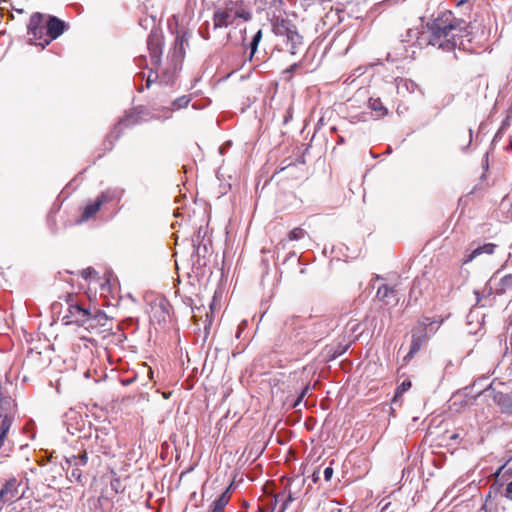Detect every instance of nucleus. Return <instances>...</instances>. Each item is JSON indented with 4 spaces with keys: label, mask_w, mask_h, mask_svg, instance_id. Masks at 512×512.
I'll return each instance as SVG.
<instances>
[{
    "label": "nucleus",
    "mask_w": 512,
    "mask_h": 512,
    "mask_svg": "<svg viewBox=\"0 0 512 512\" xmlns=\"http://www.w3.org/2000/svg\"><path fill=\"white\" fill-rule=\"evenodd\" d=\"M428 26L431 31L429 37L430 45L437 46L446 51L464 46L462 36L460 35L463 29L460 27V23L456 22L451 12L442 13L441 16L434 19Z\"/></svg>",
    "instance_id": "f257e3e1"
},
{
    "label": "nucleus",
    "mask_w": 512,
    "mask_h": 512,
    "mask_svg": "<svg viewBox=\"0 0 512 512\" xmlns=\"http://www.w3.org/2000/svg\"><path fill=\"white\" fill-rule=\"evenodd\" d=\"M271 26L272 32L283 39V43L291 55H297L303 50V37L298 33L296 25L291 20L274 15Z\"/></svg>",
    "instance_id": "f03ea898"
},
{
    "label": "nucleus",
    "mask_w": 512,
    "mask_h": 512,
    "mask_svg": "<svg viewBox=\"0 0 512 512\" xmlns=\"http://www.w3.org/2000/svg\"><path fill=\"white\" fill-rule=\"evenodd\" d=\"M271 26L272 32L283 39V43L291 55H297L303 50V37L298 33L296 25L291 20L274 15Z\"/></svg>",
    "instance_id": "7ed1b4c3"
},
{
    "label": "nucleus",
    "mask_w": 512,
    "mask_h": 512,
    "mask_svg": "<svg viewBox=\"0 0 512 512\" xmlns=\"http://www.w3.org/2000/svg\"><path fill=\"white\" fill-rule=\"evenodd\" d=\"M251 13L246 10L242 4L229 2L224 8H220L213 15V29L227 28L233 26L238 28V20L249 21Z\"/></svg>",
    "instance_id": "20e7f679"
},
{
    "label": "nucleus",
    "mask_w": 512,
    "mask_h": 512,
    "mask_svg": "<svg viewBox=\"0 0 512 512\" xmlns=\"http://www.w3.org/2000/svg\"><path fill=\"white\" fill-rule=\"evenodd\" d=\"M65 464L67 465V477L70 482L82 483L81 467L88 463V454L86 450L81 451L79 454H71L65 456Z\"/></svg>",
    "instance_id": "39448f33"
},
{
    "label": "nucleus",
    "mask_w": 512,
    "mask_h": 512,
    "mask_svg": "<svg viewBox=\"0 0 512 512\" xmlns=\"http://www.w3.org/2000/svg\"><path fill=\"white\" fill-rule=\"evenodd\" d=\"M62 320L66 325L76 324L89 329L92 327L93 317L89 310L78 304H71L68 307L67 314L63 316Z\"/></svg>",
    "instance_id": "423d86ee"
},
{
    "label": "nucleus",
    "mask_w": 512,
    "mask_h": 512,
    "mask_svg": "<svg viewBox=\"0 0 512 512\" xmlns=\"http://www.w3.org/2000/svg\"><path fill=\"white\" fill-rule=\"evenodd\" d=\"M418 30L408 29L405 37H403L398 46L394 47L393 53H388V59L396 61L399 59H405L410 56L408 47H413L418 39Z\"/></svg>",
    "instance_id": "0eeeda50"
},
{
    "label": "nucleus",
    "mask_w": 512,
    "mask_h": 512,
    "mask_svg": "<svg viewBox=\"0 0 512 512\" xmlns=\"http://www.w3.org/2000/svg\"><path fill=\"white\" fill-rule=\"evenodd\" d=\"M21 482L15 478H9L0 483V500L4 505L16 502L21 499L24 492L20 491Z\"/></svg>",
    "instance_id": "6e6552de"
},
{
    "label": "nucleus",
    "mask_w": 512,
    "mask_h": 512,
    "mask_svg": "<svg viewBox=\"0 0 512 512\" xmlns=\"http://www.w3.org/2000/svg\"><path fill=\"white\" fill-rule=\"evenodd\" d=\"M28 34L32 36L30 39L35 45L44 42L46 23L44 24V15L42 13H33L28 24Z\"/></svg>",
    "instance_id": "1a4fd4ad"
},
{
    "label": "nucleus",
    "mask_w": 512,
    "mask_h": 512,
    "mask_svg": "<svg viewBox=\"0 0 512 512\" xmlns=\"http://www.w3.org/2000/svg\"><path fill=\"white\" fill-rule=\"evenodd\" d=\"M66 29L64 21L60 20L55 16H49L46 22V31L44 42H39V45L44 48L49 45L50 42L58 38Z\"/></svg>",
    "instance_id": "9d476101"
},
{
    "label": "nucleus",
    "mask_w": 512,
    "mask_h": 512,
    "mask_svg": "<svg viewBox=\"0 0 512 512\" xmlns=\"http://www.w3.org/2000/svg\"><path fill=\"white\" fill-rule=\"evenodd\" d=\"M511 469L512 467H510L509 462H507L499 469L497 476L501 477L500 480L502 481L500 484L503 488L500 492L501 495L512 501V474L509 473Z\"/></svg>",
    "instance_id": "9b49d317"
},
{
    "label": "nucleus",
    "mask_w": 512,
    "mask_h": 512,
    "mask_svg": "<svg viewBox=\"0 0 512 512\" xmlns=\"http://www.w3.org/2000/svg\"><path fill=\"white\" fill-rule=\"evenodd\" d=\"M110 200V197L107 195V193L103 192L101 193L94 202L89 203L84 208V211L81 216V221H87L91 217H93L101 208V206L108 202Z\"/></svg>",
    "instance_id": "f8f14e48"
},
{
    "label": "nucleus",
    "mask_w": 512,
    "mask_h": 512,
    "mask_svg": "<svg viewBox=\"0 0 512 512\" xmlns=\"http://www.w3.org/2000/svg\"><path fill=\"white\" fill-rule=\"evenodd\" d=\"M114 440V435L110 434L104 430H95V441L99 447V451L106 454L111 448L112 442Z\"/></svg>",
    "instance_id": "ddd939ff"
},
{
    "label": "nucleus",
    "mask_w": 512,
    "mask_h": 512,
    "mask_svg": "<svg viewBox=\"0 0 512 512\" xmlns=\"http://www.w3.org/2000/svg\"><path fill=\"white\" fill-rule=\"evenodd\" d=\"M495 278L492 277L489 281L491 285V289L494 290V293L497 295H502L506 293L508 290L512 289V274H507L500 278L497 283H494Z\"/></svg>",
    "instance_id": "4468645a"
},
{
    "label": "nucleus",
    "mask_w": 512,
    "mask_h": 512,
    "mask_svg": "<svg viewBox=\"0 0 512 512\" xmlns=\"http://www.w3.org/2000/svg\"><path fill=\"white\" fill-rule=\"evenodd\" d=\"M493 400L497 405L501 407L503 412L512 411V391L508 393L494 391Z\"/></svg>",
    "instance_id": "2eb2a0df"
},
{
    "label": "nucleus",
    "mask_w": 512,
    "mask_h": 512,
    "mask_svg": "<svg viewBox=\"0 0 512 512\" xmlns=\"http://www.w3.org/2000/svg\"><path fill=\"white\" fill-rule=\"evenodd\" d=\"M368 107L374 112L376 119L382 118L388 113V109L383 105L380 98H370Z\"/></svg>",
    "instance_id": "dca6fc26"
},
{
    "label": "nucleus",
    "mask_w": 512,
    "mask_h": 512,
    "mask_svg": "<svg viewBox=\"0 0 512 512\" xmlns=\"http://www.w3.org/2000/svg\"><path fill=\"white\" fill-rule=\"evenodd\" d=\"M189 34L187 32H183L182 34L177 35L175 39V47L174 53L179 57H183L185 54V45H188Z\"/></svg>",
    "instance_id": "f3484780"
},
{
    "label": "nucleus",
    "mask_w": 512,
    "mask_h": 512,
    "mask_svg": "<svg viewBox=\"0 0 512 512\" xmlns=\"http://www.w3.org/2000/svg\"><path fill=\"white\" fill-rule=\"evenodd\" d=\"M148 48L150 50L151 64L154 68H157L161 62V48L158 43H153L151 40L148 41Z\"/></svg>",
    "instance_id": "a211bd4d"
},
{
    "label": "nucleus",
    "mask_w": 512,
    "mask_h": 512,
    "mask_svg": "<svg viewBox=\"0 0 512 512\" xmlns=\"http://www.w3.org/2000/svg\"><path fill=\"white\" fill-rule=\"evenodd\" d=\"M377 297L386 304H389L390 298L395 299L396 291L388 285L383 284L377 290Z\"/></svg>",
    "instance_id": "6ab92c4d"
},
{
    "label": "nucleus",
    "mask_w": 512,
    "mask_h": 512,
    "mask_svg": "<svg viewBox=\"0 0 512 512\" xmlns=\"http://www.w3.org/2000/svg\"><path fill=\"white\" fill-rule=\"evenodd\" d=\"M245 33H246V27L245 26L240 27V29H239V34H240L239 37H236L232 30L229 31L227 36H226V43L234 45V46L242 45L245 42Z\"/></svg>",
    "instance_id": "aec40b11"
},
{
    "label": "nucleus",
    "mask_w": 512,
    "mask_h": 512,
    "mask_svg": "<svg viewBox=\"0 0 512 512\" xmlns=\"http://www.w3.org/2000/svg\"><path fill=\"white\" fill-rule=\"evenodd\" d=\"M229 496H228V490L223 492L214 502L212 511L213 512H223L225 506L228 504Z\"/></svg>",
    "instance_id": "412c9836"
},
{
    "label": "nucleus",
    "mask_w": 512,
    "mask_h": 512,
    "mask_svg": "<svg viewBox=\"0 0 512 512\" xmlns=\"http://www.w3.org/2000/svg\"><path fill=\"white\" fill-rule=\"evenodd\" d=\"M497 245L494 243H485L483 245L477 246L472 250L477 253V257L482 254L492 255L495 252Z\"/></svg>",
    "instance_id": "4be33fe9"
},
{
    "label": "nucleus",
    "mask_w": 512,
    "mask_h": 512,
    "mask_svg": "<svg viewBox=\"0 0 512 512\" xmlns=\"http://www.w3.org/2000/svg\"><path fill=\"white\" fill-rule=\"evenodd\" d=\"M262 30L259 29L253 36L250 44H249V49H250V59L253 58V56L255 55V53L257 52V49H258V45L259 43L261 42L262 40Z\"/></svg>",
    "instance_id": "5701e85b"
},
{
    "label": "nucleus",
    "mask_w": 512,
    "mask_h": 512,
    "mask_svg": "<svg viewBox=\"0 0 512 512\" xmlns=\"http://www.w3.org/2000/svg\"><path fill=\"white\" fill-rule=\"evenodd\" d=\"M422 340H423L422 336H418L416 334L412 335V343H411L410 351L407 354V357H410V358L413 357L414 354L420 350L421 345H422Z\"/></svg>",
    "instance_id": "b1692460"
},
{
    "label": "nucleus",
    "mask_w": 512,
    "mask_h": 512,
    "mask_svg": "<svg viewBox=\"0 0 512 512\" xmlns=\"http://www.w3.org/2000/svg\"><path fill=\"white\" fill-rule=\"evenodd\" d=\"M137 123V117L133 113L126 114L124 118H122L118 124L115 126V131L120 127H129Z\"/></svg>",
    "instance_id": "393cba45"
},
{
    "label": "nucleus",
    "mask_w": 512,
    "mask_h": 512,
    "mask_svg": "<svg viewBox=\"0 0 512 512\" xmlns=\"http://www.w3.org/2000/svg\"><path fill=\"white\" fill-rule=\"evenodd\" d=\"M263 2V9H271L273 10V14L281 9L282 6V0H260Z\"/></svg>",
    "instance_id": "a878e982"
},
{
    "label": "nucleus",
    "mask_w": 512,
    "mask_h": 512,
    "mask_svg": "<svg viewBox=\"0 0 512 512\" xmlns=\"http://www.w3.org/2000/svg\"><path fill=\"white\" fill-rule=\"evenodd\" d=\"M306 232L304 229L297 227L290 231L288 238L291 241L302 239L305 236Z\"/></svg>",
    "instance_id": "bb28decb"
},
{
    "label": "nucleus",
    "mask_w": 512,
    "mask_h": 512,
    "mask_svg": "<svg viewBox=\"0 0 512 512\" xmlns=\"http://www.w3.org/2000/svg\"><path fill=\"white\" fill-rule=\"evenodd\" d=\"M190 102V98L188 96H181L177 99H175L172 103L173 107L175 109H181L188 106Z\"/></svg>",
    "instance_id": "cd10ccee"
},
{
    "label": "nucleus",
    "mask_w": 512,
    "mask_h": 512,
    "mask_svg": "<svg viewBox=\"0 0 512 512\" xmlns=\"http://www.w3.org/2000/svg\"><path fill=\"white\" fill-rule=\"evenodd\" d=\"M8 512H31V508L23 507L21 503L12 502L9 504Z\"/></svg>",
    "instance_id": "c85d7f7f"
},
{
    "label": "nucleus",
    "mask_w": 512,
    "mask_h": 512,
    "mask_svg": "<svg viewBox=\"0 0 512 512\" xmlns=\"http://www.w3.org/2000/svg\"><path fill=\"white\" fill-rule=\"evenodd\" d=\"M475 258H477L476 252H474L473 250H471L470 252H466L464 254V258H463V264H467V263L473 261Z\"/></svg>",
    "instance_id": "c756f323"
},
{
    "label": "nucleus",
    "mask_w": 512,
    "mask_h": 512,
    "mask_svg": "<svg viewBox=\"0 0 512 512\" xmlns=\"http://www.w3.org/2000/svg\"><path fill=\"white\" fill-rule=\"evenodd\" d=\"M410 387H411V382H410V381H403V382L401 383V385L398 387V389H397V392H396V395H395V396H398L399 394L404 393V392H405V391H407Z\"/></svg>",
    "instance_id": "7c9ffc66"
},
{
    "label": "nucleus",
    "mask_w": 512,
    "mask_h": 512,
    "mask_svg": "<svg viewBox=\"0 0 512 512\" xmlns=\"http://www.w3.org/2000/svg\"><path fill=\"white\" fill-rule=\"evenodd\" d=\"M308 390H309V386H305V387L302 389V391H301L300 395L298 396V398H297L296 402L294 403V407H296V406H298V405H299V403L303 400V398H304V397H305V395L307 394Z\"/></svg>",
    "instance_id": "2f4dec72"
},
{
    "label": "nucleus",
    "mask_w": 512,
    "mask_h": 512,
    "mask_svg": "<svg viewBox=\"0 0 512 512\" xmlns=\"http://www.w3.org/2000/svg\"><path fill=\"white\" fill-rule=\"evenodd\" d=\"M323 475L326 481H330L333 476V468L331 466H328L324 469Z\"/></svg>",
    "instance_id": "473e14b6"
},
{
    "label": "nucleus",
    "mask_w": 512,
    "mask_h": 512,
    "mask_svg": "<svg viewBox=\"0 0 512 512\" xmlns=\"http://www.w3.org/2000/svg\"><path fill=\"white\" fill-rule=\"evenodd\" d=\"M158 77L157 75V72H153L151 71V73L148 75V78H147V81H146V86L147 87H150L151 83L154 81V79H156Z\"/></svg>",
    "instance_id": "72a5a7b5"
},
{
    "label": "nucleus",
    "mask_w": 512,
    "mask_h": 512,
    "mask_svg": "<svg viewBox=\"0 0 512 512\" xmlns=\"http://www.w3.org/2000/svg\"><path fill=\"white\" fill-rule=\"evenodd\" d=\"M299 65H300L299 63H294V64H292V65L287 69V72H290V73L294 72V71L299 67Z\"/></svg>",
    "instance_id": "f704fd0d"
},
{
    "label": "nucleus",
    "mask_w": 512,
    "mask_h": 512,
    "mask_svg": "<svg viewBox=\"0 0 512 512\" xmlns=\"http://www.w3.org/2000/svg\"><path fill=\"white\" fill-rule=\"evenodd\" d=\"M92 272H94V270H93V269H91V268H88V269H86V270H84V271L82 272V276H83L84 278H87V277H88V275H90Z\"/></svg>",
    "instance_id": "c9c22d12"
},
{
    "label": "nucleus",
    "mask_w": 512,
    "mask_h": 512,
    "mask_svg": "<svg viewBox=\"0 0 512 512\" xmlns=\"http://www.w3.org/2000/svg\"><path fill=\"white\" fill-rule=\"evenodd\" d=\"M312 480L316 483L319 480V471H314L312 475Z\"/></svg>",
    "instance_id": "e433bc0d"
},
{
    "label": "nucleus",
    "mask_w": 512,
    "mask_h": 512,
    "mask_svg": "<svg viewBox=\"0 0 512 512\" xmlns=\"http://www.w3.org/2000/svg\"><path fill=\"white\" fill-rule=\"evenodd\" d=\"M358 328H359V324L354 323V324L350 327V330H351L352 332H356V331L358 330Z\"/></svg>",
    "instance_id": "4c0bfd02"
},
{
    "label": "nucleus",
    "mask_w": 512,
    "mask_h": 512,
    "mask_svg": "<svg viewBox=\"0 0 512 512\" xmlns=\"http://www.w3.org/2000/svg\"><path fill=\"white\" fill-rule=\"evenodd\" d=\"M472 141V130L470 129L469 130V144L471 143Z\"/></svg>",
    "instance_id": "58836bf2"
},
{
    "label": "nucleus",
    "mask_w": 512,
    "mask_h": 512,
    "mask_svg": "<svg viewBox=\"0 0 512 512\" xmlns=\"http://www.w3.org/2000/svg\"><path fill=\"white\" fill-rule=\"evenodd\" d=\"M293 500H294V498L292 497V495H291V494H289V495H288V498H287V500H286V502L293 501Z\"/></svg>",
    "instance_id": "ea45409f"
},
{
    "label": "nucleus",
    "mask_w": 512,
    "mask_h": 512,
    "mask_svg": "<svg viewBox=\"0 0 512 512\" xmlns=\"http://www.w3.org/2000/svg\"><path fill=\"white\" fill-rule=\"evenodd\" d=\"M203 38H204V39H206V40H207V39H209V35H208V33H207V34H205V35L203 34Z\"/></svg>",
    "instance_id": "a19ab883"
},
{
    "label": "nucleus",
    "mask_w": 512,
    "mask_h": 512,
    "mask_svg": "<svg viewBox=\"0 0 512 512\" xmlns=\"http://www.w3.org/2000/svg\"><path fill=\"white\" fill-rule=\"evenodd\" d=\"M4 507V504L2 503V501L0 500V511L2 510V508Z\"/></svg>",
    "instance_id": "79ce46f5"
}]
</instances>
